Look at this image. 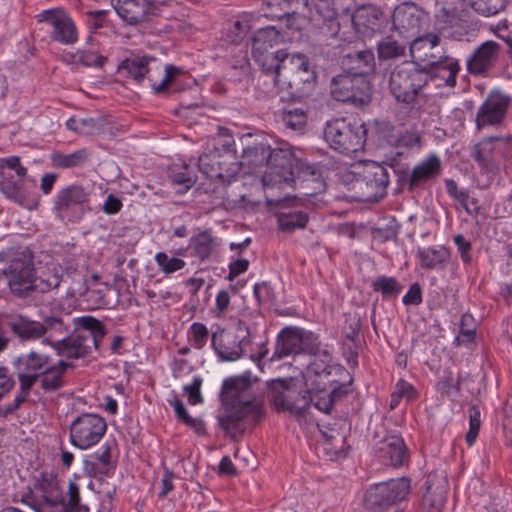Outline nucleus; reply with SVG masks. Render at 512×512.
<instances>
[{
	"label": "nucleus",
	"mask_w": 512,
	"mask_h": 512,
	"mask_svg": "<svg viewBox=\"0 0 512 512\" xmlns=\"http://www.w3.org/2000/svg\"><path fill=\"white\" fill-rule=\"evenodd\" d=\"M221 398L230 405L231 411L219 418V425L232 437L244 432L242 420L255 425L264 415L263 402L252 393L250 380L246 376L226 379L222 385Z\"/></svg>",
	"instance_id": "f257e3e1"
},
{
	"label": "nucleus",
	"mask_w": 512,
	"mask_h": 512,
	"mask_svg": "<svg viewBox=\"0 0 512 512\" xmlns=\"http://www.w3.org/2000/svg\"><path fill=\"white\" fill-rule=\"evenodd\" d=\"M343 182L360 202H374L384 197L389 184L387 168L376 162L354 166L342 176Z\"/></svg>",
	"instance_id": "f03ea898"
},
{
	"label": "nucleus",
	"mask_w": 512,
	"mask_h": 512,
	"mask_svg": "<svg viewBox=\"0 0 512 512\" xmlns=\"http://www.w3.org/2000/svg\"><path fill=\"white\" fill-rule=\"evenodd\" d=\"M75 330L68 336L53 344V348L59 356L67 359L85 357L94 347L98 348L99 342L106 334V330L100 320L92 316H82L74 319Z\"/></svg>",
	"instance_id": "7ed1b4c3"
},
{
	"label": "nucleus",
	"mask_w": 512,
	"mask_h": 512,
	"mask_svg": "<svg viewBox=\"0 0 512 512\" xmlns=\"http://www.w3.org/2000/svg\"><path fill=\"white\" fill-rule=\"evenodd\" d=\"M271 77L274 85L285 90L292 98L309 95L314 89L316 79L308 58L300 53L290 54L282 59V66Z\"/></svg>",
	"instance_id": "20e7f679"
},
{
	"label": "nucleus",
	"mask_w": 512,
	"mask_h": 512,
	"mask_svg": "<svg viewBox=\"0 0 512 512\" xmlns=\"http://www.w3.org/2000/svg\"><path fill=\"white\" fill-rule=\"evenodd\" d=\"M428 81L429 75L425 69L415 61H404L390 72L388 88L396 102L412 105Z\"/></svg>",
	"instance_id": "39448f33"
},
{
	"label": "nucleus",
	"mask_w": 512,
	"mask_h": 512,
	"mask_svg": "<svg viewBox=\"0 0 512 512\" xmlns=\"http://www.w3.org/2000/svg\"><path fill=\"white\" fill-rule=\"evenodd\" d=\"M365 135L366 130L363 124L345 118L329 121L324 129V139L329 146L346 155L363 150Z\"/></svg>",
	"instance_id": "423d86ee"
},
{
	"label": "nucleus",
	"mask_w": 512,
	"mask_h": 512,
	"mask_svg": "<svg viewBox=\"0 0 512 512\" xmlns=\"http://www.w3.org/2000/svg\"><path fill=\"white\" fill-rule=\"evenodd\" d=\"M281 41L282 37L274 26L259 28L252 39V57L268 76H272L282 66V59L290 56L284 50L276 49Z\"/></svg>",
	"instance_id": "0eeeda50"
},
{
	"label": "nucleus",
	"mask_w": 512,
	"mask_h": 512,
	"mask_svg": "<svg viewBox=\"0 0 512 512\" xmlns=\"http://www.w3.org/2000/svg\"><path fill=\"white\" fill-rule=\"evenodd\" d=\"M295 155L287 142H278L275 147L270 145L267 166L262 175L264 188L274 186H291L294 181Z\"/></svg>",
	"instance_id": "6e6552de"
},
{
	"label": "nucleus",
	"mask_w": 512,
	"mask_h": 512,
	"mask_svg": "<svg viewBox=\"0 0 512 512\" xmlns=\"http://www.w3.org/2000/svg\"><path fill=\"white\" fill-rule=\"evenodd\" d=\"M268 389L270 401L278 412L302 416L310 407L312 399L309 392H302L293 378L273 379L268 383Z\"/></svg>",
	"instance_id": "1a4fd4ad"
},
{
	"label": "nucleus",
	"mask_w": 512,
	"mask_h": 512,
	"mask_svg": "<svg viewBox=\"0 0 512 512\" xmlns=\"http://www.w3.org/2000/svg\"><path fill=\"white\" fill-rule=\"evenodd\" d=\"M10 292L19 298H25L34 292V266L30 251L15 252L3 269Z\"/></svg>",
	"instance_id": "9d476101"
},
{
	"label": "nucleus",
	"mask_w": 512,
	"mask_h": 512,
	"mask_svg": "<svg viewBox=\"0 0 512 512\" xmlns=\"http://www.w3.org/2000/svg\"><path fill=\"white\" fill-rule=\"evenodd\" d=\"M330 92L336 101L349 102L356 107L367 105L371 101L369 81L360 73H344L335 76Z\"/></svg>",
	"instance_id": "9b49d317"
},
{
	"label": "nucleus",
	"mask_w": 512,
	"mask_h": 512,
	"mask_svg": "<svg viewBox=\"0 0 512 512\" xmlns=\"http://www.w3.org/2000/svg\"><path fill=\"white\" fill-rule=\"evenodd\" d=\"M224 147L226 149L223 151L215 148L201 154L198 167L207 178L229 183L239 173L240 164L233 151L228 148L229 144H224Z\"/></svg>",
	"instance_id": "f8f14e48"
},
{
	"label": "nucleus",
	"mask_w": 512,
	"mask_h": 512,
	"mask_svg": "<svg viewBox=\"0 0 512 512\" xmlns=\"http://www.w3.org/2000/svg\"><path fill=\"white\" fill-rule=\"evenodd\" d=\"M410 491V482L407 478L391 479L371 486L364 497V504L368 510L382 512L390 506L404 500Z\"/></svg>",
	"instance_id": "ddd939ff"
},
{
	"label": "nucleus",
	"mask_w": 512,
	"mask_h": 512,
	"mask_svg": "<svg viewBox=\"0 0 512 512\" xmlns=\"http://www.w3.org/2000/svg\"><path fill=\"white\" fill-rule=\"evenodd\" d=\"M251 343L249 328L239 320L233 328L222 329L212 334V345L223 361H234L240 358L245 346Z\"/></svg>",
	"instance_id": "4468645a"
},
{
	"label": "nucleus",
	"mask_w": 512,
	"mask_h": 512,
	"mask_svg": "<svg viewBox=\"0 0 512 512\" xmlns=\"http://www.w3.org/2000/svg\"><path fill=\"white\" fill-rule=\"evenodd\" d=\"M106 430L107 423L102 416L82 413L70 424V442L79 449H89L101 440Z\"/></svg>",
	"instance_id": "2eb2a0df"
},
{
	"label": "nucleus",
	"mask_w": 512,
	"mask_h": 512,
	"mask_svg": "<svg viewBox=\"0 0 512 512\" xmlns=\"http://www.w3.org/2000/svg\"><path fill=\"white\" fill-rule=\"evenodd\" d=\"M319 351L317 337L312 332L300 328L286 327L278 335L272 360H280L298 353L315 355Z\"/></svg>",
	"instance_id": "dca6fc26"
},
{
	"label": "nucleus",
	"mask_w": 512,
	"mask_h": 512,
	"mask_svg": "<svg viewBox=\"0 0 512 512\" xmlns=\"http://www.w3.org/2000/svg\"><path fill=\"white\" fill-rule=\"evenodd\" d=\"M151 64L156 65L159 70L160 66L156 59L147 56H136L128 58L122 62L121 69L137 82H141L145 77L151 82V87L156 94L164 93L166 87L172 82L173 77L179 73V68L173 65H166L164 68V77L159 83L154 82L151 75Z\"/></svg>",
	"instance_id": "f3484780"
},
{
	"label": "nucleus",
	"mask_w": 512,
	"mask_h": 512,
	"mask_svg": "<svg viewBox=\"0 0 512 512\" xmlns=\"http://www.w3.org/2000/svg\"><path fill=\"white\" fill-rule=\"evenodd\" d=\"M511 136H491L484 138L473 148V158L479 164L481 171L490 178L499 173L498 158L504 157L511 143Z\"/></svg>",
	"instance_id": "a211bd4d"
},
{
	"label": "nucleus",
	"mask_w": 512,
	"mask_h": 512,
	"mask_svg": "<svg viewBox=\"0 0 512 512\" xmlns=\"http://www.w3.org/2000/svg\"><path fill=\"white\" fill-rule=\"evenodd\" d=\"M33 493L32 507L36 512H44L45 506L55 507L64 503L58 477L52 472H40L35 476Z\"/></svg>",
	"instance_id": "6ab92c4d"
},
{
	"label": "nucleus",
	"mask_w": 512,
	"mask_h": 512,
	"mask_svg": "<svg viewBox=\"0 0 512 512\" xmlns=\"http://www.w3.org/2000/svg\"><path fill=\"white\" fill-rule=\"evenodd\" d=\"M39 21L48 23L52 30L50 38L52 41L63 45H72L78 40V31L71 17L59 9L44 10L39 15Z\"/></svg>",
	"instance_id": "aec40b11"
},
{
	"label": "nucleus",
	"mask_w": 512,
	"mask_h": 512,
	"mask_svg": "<svg viewBox=\"0 0 512 512\" xmlns=\"http://www.w3.org/2000/svg\"><path fill=\"white\" fill-rule=\"evenodd\" d=\"M51 358L37 351H30L14 361L15 373L19 382L34 386L40 376L48 369Z\"/></svg>",
	"instance_id": "412c9836"
},
{
	"label": "nucleus",
	"mask_w": 512,
	"mask_h": 512,
	"mask_svg": "<svg viewBox=\"0 0 512 512\" xmlns=\"http://www.w3.org/2000/svg\"><path fill=\"white\" fill-rule=\"evenodd\" d=\"M501 52V45L489 40L482 43L467 59L466 68L473 76H487L496 66Z\"/></svg>",
	"instance_id": "4be33fe9"
},
{
	"label": "nucleus",
	"mask_w": 512,
	"mask_h": 512,
	"mask_svg": "<svg viewBox=\"0 0 512 512\" xmlns=\"http://www.w3.org/2000/svg\"><path fill=\"white\" fill-rule=\"evenodd\" d=\"M511 98L500 91H492L480 106L476 115V126L480 130L487 125H497L502 122Z\"/></svg>",
	"instance_id": "5701e85b"
},
{
	"label": "nucleus",
	"mask_w": 512,
	"mask_h": 512,
	"mask_svg": "<svg viewBox=\"0 0 512 512\" xmlns=\"http://www.w3.org/2000/svg\"><path fill=\"white\" fill-rule=\"evenodd\" d=\"M111 3L118 16L132 26L148 22L155 10L152 0H111Z\"/></svg>",
	"instance_id": "b1692460"
},
{
	"label": "nucleus",
	"mask_w": 512,
	"mask_h": 512,
	"mask_svg": "<svg viewBox=\"0 0 512 512\" xmlns=\"http://www.w3.org/2000/svg\"><path fill=\"white\" fill-rule=\"evenodd\" d=\"M375 453L382 462L393 467L402 466L408 459V449L399 435L384 438L377 444Z\"/></svg>",
	"instance_id": "393cba45"
},
{
	"label": "nucleus",
	"mask_w": 512,
	"mask_h": 512,
	"mask_svg": "<svg viewBox=\"0 0 512 512\" xmlns=\"http://www.w3.org/2000/svg\"><path fill=\"white\" fill-rule=\"evenodd\" d=\"M425 485L426 491L422 499L423 510L425 512H442L447 494L445 477L430 474Z\"/></svg>",
	"instance_id": "a878e982"
},
{
	"label": "nucleus",
	"mask_w": 512,
	"mask_h": 512,
	"mask_svg": "<svg viewBox=\"0 0 512 512\" xmlns=\"http://www.w3.org/2000/svg\"><path fill=\"white\" fill-rule=\"evenodd\" d=\"M7 326L21 341H35L41 339L42 325L40 321L32 320L23 314L8 316Z\"/></svg>",
	"instance_id": "bb28decb"
},
{
	"label": "nucleus",
	"mask_w": 512,
	"mask_h": 512,
	"mask_svg": "<svg viewBox=\"0 0 512 512\" xmlns=\"http://www.w3.org/2000/svg\"><path fill=\"white\" fill-rule=\"evenodd\" d=\"M88 199L89 193L83 186L77 184L68 185L57 193L53 209L59 214H63L77 206L83 205L88 202Z\"/></svg>",
	"instance_id": "cd10ccee"
},
{
	"label": "nucleus",
	"mask_w": 512,
	"mask_h": 512,
	"mask_svg": "<svg viewBox=\"0 0 512 512\" xmlns=\"http://www.w3.org/2000/svg\"><path fill=\"white\" fill-rule=\"evenodd\" d=\"M382 15L378 7L371 4L362 5L353 12L352 23L358 32L376 31L380 28Z\"/></svg>",
	"instance_id": "c85d7f7f"
},
{
	"label": "nucleus",
	"mask_w": 512,
	"mask_h": 512,
	"mask_svg": "<svg viewBox=\"0 0 512 512\" xmlns=\"http://www.w3.org/2000/svg\"><path fill=\"white\" fill-rule=\"evenodd\" d=\"M434 77L443 80L448 87L456 85L457 76L460 71V65L457 59L445 56L430 61L428 64Z\"/></svg>",
	"instance_id": "c756f323"
},
{
	"label": "nucleus",
	"mask_w": 512,
	"mask_h": 512,
	"mask_svg": "<svg viewBox=\"0 0 512 512\" xmlns=\"http://www.w3.org/2000/svg\"><path fill=\"white\" fill-rule=\"evenodd\" d=\"M441 171V162L436 155H430L427 159L416 165L410 175V190L430 179L437 177Z\"/></svg>",
	"instance_id": "7c9ffc66"
},
{
	"label": "nucleus",
	"mask_w": 512,
	"mask_h": 512,
	"mask_svg": "<svg viewBox=\"0 0 512 512\" xmlns=\"http://www.w3.org/2000/svg\"><path fill=\"white\" fill-rule=\"evenodd\" d=\"M62 268L54 263L41 269L34 279V292L47 293L59 287L62 281Z\"/></svg>",
	"instance_id": "2f4dec72"
},
{
	"label": "nucleus",
	"mask_w": 512,
	"mask_h": 512,
	"mask_svg": "<svg viewBox=\"0 0 512 512\" xmlns=\"http://www.w3.org/2000/svg\"><path fill=\"white\" fill-rule=\"evenodd\" d=\"M70 366L67 362L59 360L56 364L52 361L47 371L40 376L41 387L44 391L54 392L64 385V374Z\"/></svg>",
	"instance_id": "473e14b6"
},
{
	"label": "nucleus",
	"mask_w": 512,
	"mask_h": 512,
	"mask_svg": "<svg viewBox=\"0 0 512 512\" xmlns=\"http://www.w3.org/2000/svg\"><path fill=\"white\" fill-rule=\"evenodd\" d=\"M269 150L270 145L265 142H255L252 145L246 146L242 151L241 160L238 161L240 168L242 166L256 168L263 164L267 166Z\"/></svg>",
	"instance_id": "72a5a7b5"
},
{
	"label": "nucleus",
	"mask_w": 512,
	"mask_h": 512,
	"mask_svg": "<svg viewBox=\"0 0 512 512\" xmlns=\"http://www.w3.org/2000/svg\"><path fill=\"white\" fill-rule=\"evenodd\" d=\"M393 28L400 34L413 33L420 26V19L410 7H397L392 16Z\"/></svg>",
	"instance_id": "f704fd0d"
},
{
	"label": "nucleus",
	"mask_w": 512,
	"mask_h": 512,
	"mask_svg": "<svg viewBox=\"0 0 512 512\" xmlns=\"http://www.w3.org/2000/svg\"><path fill=\"white\" fill-rule=\"evenodd\" d=\"M439 41V37L435 34H427L414 39L410 45L412 57L419 61H426L429 64L430 61L436 59L431 50L438 46Z\"/></svg>",
	"instance_id": "c9c22d12"
},
{
	"label": "nucleus",
	"mask_w": 512,
	"mask_h": 512,
	"mask_svg": "<svg viewBox=\"0 0 512 512\" xmlns=\"http://www.w3.org/2000/svg\"><path fill=\"white\" fill-rule=\"evenodd\" d=\"M190 243L195 256L201 261L208 259L218 246L217 239L210 230L199 231L191 237Z\"/></svg>",
	"instance_id": "e433bc0d"
},
{
	"label": "nucleus",
	"mask_w": 512,
	"mask_h": 512,
	"mask_svg": "<svg viewBox=\"0 0 512 512\" xmlns=\"http://www.w3.org/2000/svg\"><path fill=\"white\" fill-rule=\"evenodd\" d=\"M344 65H352L355 73H362L365 75L369 70L375 66V58L372 50H357L346 54L343 57Z\"/></svg>",
	"instance_id": "4c0bfd02"
},
{
	"label": "nucleus",
	"mask_w": 512,
	"mask_h": 512,
	"mask_svg": "<svg viewBox=\"0 0 512 512\" xmlns=\"http://www.w3.org/2000/svg\"><path fill=\"white\" fill-rule=\"evenodd\" d=\"M40 324L43 328L41 332V339H43L44 342L51 344L52 347L56 341L61 340L67 334V327L59 317H46L42 322H40Z\"/></svg>",
	"instance_id": "58836bf2"
},
{
	"label": "nucleus",
	"mask_w": 512,
	"mask_h": 512,
	"mask_svg": "<svg viewBox=\"0 0 512 512\" xmlns=\"http://www.w3.org/2000/svg\"><path fill=\"white\" fill-rule=\"evenodd\" d=\"M252 14L243 13L230 25L226 33V40L232 44L240 43L247 33L254 28Z\"/></svg>",
	"instance_id": "ea45409f"
},
{
	"label": "nucleus",
	"mask_w": 512,
	"mask_h": 512,
	"mask_svg": "<svg viewBox=\"0 0 512 512\" xmlns=\"http://www.w3.org/2000/svg\"><path fill=\"white\" fill-rule=\"evenodd\" d=\"M277 219L281 231L292 233L295 229L305 228L308 215L300 210L281 211L277 214Z\"/></svg>",
	"instance_id": "a19ab883"
},
{
	"label": "nucleus",
	"mask_w": 512,
	"mask_h": 512,
	"mask_svg": "<svg viewBox=\"0 0 512 512\" xmlns=\"http://www.w3.org/2000/svg\"><path fill=\"white\" fill-rule=\"evenodd\" d=\"M420 265L424 269H435L449 259V251L445 247L425 248L417 252Z\"/></svg>",
	"instance_id": "79ce46f5"
},
{
	"label": "nucleus",
	"mask_w": 512,
	"mask_h": 512,
	"mask_svg": "<svg viewBox=\"0 0 512 512\" xmlns=\"http://www.w3.org/2000/svg\"><path fill=\"white\" fill-rule=\"evenodd\" d=\"M89 158L86 149L75 151L71 154L54 152L51 154V163L54 167L68 169L83 165Z\"/></svg>",
	"instance_id": "37998d69"
},
{
	"label": "nucleus",
	"mask_w": 512,
	"mask_h": 512,
	"mask_svg": "<svg viewBox=\"0 0 512 512\" xmlns=\"http://www.w3.org/2000/svg\"><path fill=\"white\" fill-rule=\"evenodd\" d=\"M383 131L389 132L387 144L391 146L411 148L420 144V136L417 132L406 131L405 133H399L392 125H384Z\"/></svg>",
	"instance_id": "c03bdc74"
},
{
	"label": "nucleus",
	"mask_w": 512,
	"mask_h": 512,
	"mask_svg": "<svg viewBox=\"0 0 512 512\" xmlns=\"http://www.w3.org/2000/svg\"><path fill=\"white\" fill-rule=\"evenodd\" d=\"M377 54L381 61L394 60L405 56L406 46L387 36L377 44Z\"/></svg>",
	"instance_id": "a18cd8bd"
},
{
	"label": "nucleus",
	"mask_w": 512,
	"mask_h": 512,
	"mask_svg": "<svg viewBox=\"0 0 512 512\" xmlns=\"http://www.w3.org/2000/svg\"><path fill=\"white\" fill-rule=\"evenodd\" d=\"M471 8L478 14L490 17L502 12L509 0H467Z\"/></svg>",
	"instance_id": "49530a36"
},
{
	"label": "nucleus",
	"mask_w": 512,
	"mask_h": 512,
	"mask_svg": "<svg viewBox=\"0 0 512 512\" xmlns=\"http://www.w3.org/2000/svg\"><path fill=\"white\" fill-rule=\"evenodd\" d=\"M308 371L319 377L320 382H322L324 386V389H326V386H332L334 383H337L336 380L330 379L332 374L344 373V370L339 366H332L317 360L310 363L308 366Z\"/></svg>",
	"instance_id": "de8ad7c7"
},
{
	"label": "nucleus",
	"mask_w": 512,
	"mask_h": 512,
	"mask_svg": "<svg viewBox=\"0 0 512 512\" xmlns=\"http://www.w3.org/2000/svg\"><path fill=\"white\" fill-rule=\"evenodd\" d=\"M330 392L319 397L315 402V407L322 412L330 413L333 403L349 392V385L340 384L329 386Z\"/></svg>",
	"instance_id": "09e8293b"
},
{
	"label": "nucleus",
	"mask_w": 512,
	"mask_h": 512,
	"mask_svg": "<svg viewBox=\"0 0 512 512\" xmlns=\"http://www.w3.org/2000/svg\"><path fill=\"white\" fill-rule=\"evenodd\" d=\"M372 287L374 291L380 292L384 298L397 297L402 289V285L394 277L387 276L377 277L373 281Z\"/></svg>",
	"instance_id": "8fccbe9b"
},
{
	"label": "nucleus",
	"mask_w": 512,
	"mask_h": 512,
	"mask_svg": "<svg viewBox=\"0 0 512 512\" xmlns=\"http://www.w3.org/2000/svg\"><path fill=\"white\" fill-rule=\"evenodd\" d=\"M280 118L286 128L294 131L302 130L307 123V115L301 108L283 110Z\"/></svg>",
	"instance_id": "3c124183"
},
{
	"label": "nucleus",
	"mask_w": 512,
	"mask_h": 512,
	"mask_svg": "<svg viewBox=\"0 0 512 512\" xmlns=\"http://www.w3.org/2000/svg\"><path fill=\"white\" fill-rule=\"evenodd\" d=\"M66 126L69 130L82 135H91L100 131L101 129L100 123L92 118L78 119L72 117L66 122Z\"/></svg>",
	"instance_id": "603ef678"
},
{
	"label": "nucleus",
	"mask_w": 512,
	"mask_h": 512,
	"mask_svg": "<svg viewBox=\"0 0 512 512\" xmlns=\"http://www.w3.org/2000/svg\"><path fill=\"white\" fill-rule=\"evenodd\" d=\"M155 261L164 274H171L185 267L184 260L176 257L169 258L165 252H158Z\"/></svg>",
	"instance_id": "864d4df0"
},
{
	"label": "nucleus",
	"mask_w": 512,
	"mask_h": 512,
	"mask_svg": "<svg viewBox=\"0 0 512 512\" xmlns=\"http://www.w3.org/2000/svg\"><path fill=\"white\" fill-rule=\"evenodd\" d=\"M76 56L78 62L86 67L102 68L107 60L105 56L92 49L78 50Z\"/></svg>",
	"instance_id": "5fc2aeb1"
},
{
	"label": "nucleus",
	"mask_w": 512,
	"mask_h": 512,
	"mask_svg": "<svg viewBox=\"0 0 512 512\" xmlns=\"http://www.w3.org/2000/svg\"><path fill=\"white\" fill-rule=\"evenodd\" d=\"M476 332V325L471 314H463L460 320V334L455 341L460 344L461 341L470 342L473 340Z\"/></svg>",
	"instance_id": "6e6d98bb"
},
{
	"label": "nucleus",
	"mask_w": 512,
	"mask_h": 512,
	"mask_svg": "<svg viewBox=\"0 0 512 512\" xmlns=\"http://www.w3.org/2000/svg\"><path fill=\"white\" fill-rule=\"evenodd\" d=\"M64 512H88V508L80 504L79 488L72 481L69 483L68 501L64 504Z\"/></svg>",
	"instance_id": "4d7b16f0"
},
{
	"label": "nucleus",
	"mask_w": 512,
	"mask_h": 512,
	"mask_svg": "<svg viewBox=\"0 0 512 512\" xmlns=\"http://www.w3.org/2000/svg\"><path fill=\"white\" fill-rule=\"evenodd\" d=\"M436 18L441 29L457 27L460 24V17L456 8L443 7Z\"/></svg>",
	"instance_id": "13d9d810"
},
{
	"label": "nucleus",
	"mask_w": 512,
	"mask_h": 512,
	"mask_svg": "<svg viewBox=\"0 0 512 512\" xmlns=\"http://www.w3.org/2000/svg\"><path fill=\"white\" fill-rule=\"evenodd\" d=\"M171 404L174 407L176 416L179 420L184 422L186 425L194 428L197 432H200L204 429L203 422L197 419L192 418L186 411L183 403L179 399H175Z\"/></svg>",
	"instance_id": "bf43d9fd"
},
{
	"label": "nucleus",
	"mask_w": 512,
	"mask_h": 512,
	"mask_svg": "<svg viewBox=\"0 0 512 512\" xmlns=\"http://www.w3.org/2000/svg\"><path fill=\"white\" fill-rule=\"evenodd\" d=\"M480 427V411L476 406H472L469 408V430L466 434V441L469 446L476 441Z\"/></svg>",
	"instance_id": "052dcab7"
},
{
	"label": "nucleus",
	"mask_w": 512,
	"mask_h": 512,
	"mask_svg": "<svg viewBox=\"0 0 512 512\" xmlns=\"http://www.w3.org/2000/svg\"><path fill=\"white\" fill-rule=\"evenodd\" d=\"M23 185L24 181L22 180V178H20L17 181H14L11 178L4 177L0 180L1 192L5 194L7 198L13 200L19 199Z\"/></svg>",
	"instance_id": "680f3d73"
},
{
	"label": "nucleus",
	"mask_w": 512,
	"mask_h": 512,
	"mask_svg": "<svg viewBox=\"0 0 512 512\" xmlns=\"http://www.w3.org/2000/svg\"><path fill=\"white\" fill-rule=\"evenodd\" d=\"M190 334L193 346L197 349H201L206 344L209 336L207 327L200 322H194L191 325Z\"/></svg>",
	"instance_id": "e2e57ef3"
},
{
	"label": "nucleus",
	"mask_w": 512,
	"mask_h": 512,
	"mask_svg": "<svg viewBox=\"0 0 512 512\" xmlns=\"http://www.w3.org/2000/svg\"><path fill=\"white\" fill-rule=\"evenodd\" d=\"M19 384H20V388H19V391L17 392V394L15 395L13 402L11 404L7 405L5 408L6 413H13L17 409H19L21 404L26 401V399L33 387L24 382H19Z\"/></svg>",
	"instance_id": "0e129e2a"
},
{
	"label": "nucleus",
	"mask_w": 512,
	"mask_h": 512,
	"mask_svg": "<svg viewBox=\"0 0 512 512\" xmlns=\"http://www.w3.org/2000/svg\"><path fill=\"white\" fill-rule=\"evenodd\" d=\"M201 384L202 379L196 377L190 385H186L184 387L185 392L188 394V401L190 404L196 405L203 401L200 393Z\"/></svg>",
	"instance_id": "69168bd1"
},
{
	"label": "nucleus",
	"mask_w": 512,
	"mask_h": 512,
	"mask_svg": "<svg viewBox=\"0 0 512 512\" xmlns=\"http://www.w3.org/2000/svg\"><path fill=\"white\" fill-rule=\"evenodd\" d=\"M446 189L449 195H451L454 199L459 201L465 208V210L470 213L469 207L467 205V201L469 198L468 193L465 191H459L457 183L453 180L446 181Z\"/></svg>",
	"instance_id": "338daca9"
},
{
	"label": "nucleus",
	"mask_w": 512,
	"mask_h": 512,
	"mask_svg": "<svg viewBox=\"0 0 512 512\" xmlns=\"http://www.w3.org/2000/svg\"><path fill=\"white\" fill-rule=\"evenodd\" d=\"M94 461L100 467L101 473H107L111 461V448L109 445H105L101 452H96L92 457Z\"/></svg>",
	"instance_id": "774afa93"
}]
</instances>
